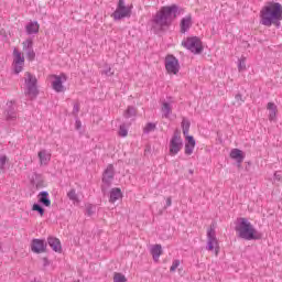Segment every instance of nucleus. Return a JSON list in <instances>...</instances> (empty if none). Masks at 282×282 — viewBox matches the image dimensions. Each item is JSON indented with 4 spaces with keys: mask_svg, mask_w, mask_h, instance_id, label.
Wrapping results in <instances>:
<instances>
[{
    "mask_svg": "<svg viewBox=\"0 0 282 282\" xmlns=\"http://www.w3.org/2000/svg\"><path fill=\"white\" fill-rule=\"evenodd\" d=\"M4 118L7 122H12L17 120V104L14 101H7Z\"/></svg>",
    "mask_w": 282,
    "mask_h": 282,
    "instance_id": "nucleus-14",
    "label": "nucleus"
},
{
    "mask_svg": "<svg viewBox=\"0 0 282 282\" xmlns=\"http://www.w3.org/2000/svg\"><path fill=\"white\" fill-rule=\"evenodd\" d=\"M47 248V243L45 242V240H41V239H37L36 240V253H41V252H45Z\"/></svg>",
    "mask_w": 282,
    "mask_h": 282,
    "instance_id": "nucleus-25",
    "label": "nucleus"
},
{
    "mask_svg": "<svg viewBox=\"0 0 282 282\" xmlns=\"http://www.w3.org/2000/svg\"><path fill=\"white\" fill-rule=\"evenodd\" d=\"M31 250H32V252H36V239L32 240Z\"/></svg>",
    "mask_w": 282,
    "mask_h": 282,
    "instance_id": "nucleus-40",
    "label": "nucleus"
},
{
    "mask_svg": "<svg viewBox=\"0 0 282 282\" xmlns=\"http://www.w3.org/2000/svg\"><path fill=\"white\" fill-rule=\"evenodd\" d=\"M181 32L182 34H186V32H188V30H191L192 25H193V17L191 15H186L185 18H183L181 20Z\"/></svg>",
    "mask_w": 282,
    "mask_h": 282,
    "instance_id": "nucleus-17",
    "label": "nucleus"
},
{
    "mask_svg": "<svg viewBox=\"0 0 282 282\" xmlns=\"http://www.w3.org/2000/svg\"><path fill=\"white\" fill-rule=\"evenodd\" d=\"M25 67V56L18 48L13 50L12 69L14 74H21Z\"/></svg>",
    "mask_w": 282,
    "mask_h": 282,
    "instance_id": "nucleus-10",
    "label": "nucleus"
},
{
    "mask_svg": "<svg viewBox=\"0 0 282 282\" xmlns=\"http://www.w3.org/2000/svg\"><path fill=\"white\" fill-rule=\"evenodd\" d=\"M67 197L68 199H70V202H73L74 204H79L80 199H78V194H76V189H70L67 193Z\"/></svg>",
    "mask_w": 282,
    "mask_h": 282,
    "instance_id": "nucleus-26",
    "label": "nucleus"
},
{
    "mask_svg": "<svg viewBox=\"0 0 282 282\" xmlns=\"http://www.w3.org/2000/svg\"><path fill=\"white\" fill-rule=\"evenodd\" d=\"M150 252L152 254L153 261L158 263L160 261V257H162V245H154L150 248Z\"/></svg>",
    "mask_w": 282,
    "mask_h": 282,
    "instance_id": "nucleus-21",
    "label": "nucleus"
},
{
    "mask_svg": "<svg viewBox=\"0 0 282 282\" xmlns=\"http://www.w3.org/2000/svg\"><path fill=\"white\" fill-rule=\"evenodd\" d=\"M39 204L41 206H45V208H50L52 206V200L50 199V193L41 192L39 195Z\"/></svg>",
    "mask_w": 282,
    "mask_h": 282,
    "instance_id": "nucleus-19",
    "label": "nucleus"
},
{
    "mask_svg": "<svg viewBox=\"0 0 282 282\" xmlns=\"http://www.w3.org/2000/svg\"><path fill=\"white\" fill-rule=\"evenodd\" d=\"M104 74H106V76H113V72H111V67H108L106 70H104Z\"/></svg>",
    "mask_w": 282,
    "mask_h": 282,
    "instance_id": "nucleus-41",
    "label": "nucleus"
},
{
    "mask_svg": "<svg viewBox=\"0 0 282 282\" xmlns=\"http://www.w3.org/2000/svg\"><path fill=\"white\" fill-rule=\"evenodd\" d=\"M115 175H116V171L113 170V165L109 164L102 174V185H101L102 191H105V188H109V186H111Z\"/></svg>",
    "mask_w": 282,
    "mask_h": 282,
    "instance_id": "nucleus-12",
    "label": "nucleus"
},
{
    "mask_svg": "<svg viewBox=\"0 0 282 282\" xmlns=\"http://www.w3.org/2000/svg\"><path fill=\"white\" fill-rule=\"evenodd\" d=\"M48 246L54 250V252H63V247L61 246V240L58 238L50 237Z\"/></svg>",
    "mask_w": 282,
    "mask_h": 282,
    "instance_id": "nucleus-20",
    "label": "nucleus"
},
{
    "mask_svg": "<svg viewBox=\"0 0 282 282\" xmlns=\"http://www.w3.org/2000/svg\"><path fill=\"white\" fill-rule=\"evenodd\" d=\"M182 129H183V134L186 138V135H188V131L191 130V121H188V119L183 118Z\"/></svg>",
    "mask_w": 282,
    "mask_h": 282,
    "instance_id": "nucleus-27",
    "label": "nucleus"
},
{
    "mask_svg": "<svg viewBox=\"0 0 282 282\" xmlns=\"http://www.w3.org/2000/svg\"><path fill=\"white\" fill-rule=\"evenodd\" d=\"M82 127H83V123L80 122V120L77 119V120L75 121V129L78 130V129H80Z\"/></svg>",
    "mask_w": 282,
    "mask_h": 282,
    "instance_id": "nucleus-42",
    "label": "nucleus"
},
{
    "mask_svg": "<svg viewBox=\"0 0 282 282\" xmlns=\"http://www.w3.org/2000/svg\"><path fill=\"white\" fill-rule=\"evenodd\" d=\"M23 52H25L28 61H34L36 53H34V41L32 39L23 42Z\"/></svg>",
    "mask_w": 282,
    "mask_h": 282,
    "instance_id": "nucleus-15",
    "label": "nucleus"
},
{
    "mask_svg": "<svg viewBox=\"0 0 282 282\" xmlns=\"http://www.w3.org/2000/svg\"><path fill=\"white\" fill-rule=\"evenodd\" d=\"M113 282H127V276L122 273H115Z\"/></svg>",
    "mask_w": 282,
    "mask_h": 282,
    "instance_id": "nucleus-31",
    "label": "nucleus"
},
{
    "mask_svg": "<svg viewBox=\"0 0 282 282\" xmlns=\"http://www.w3.org/2000/svg\"><path fill=\"white\" fill-rule=\"evenodd\" d=\"M118 199H122V191L119 187H115L110 191V204H116Z\"/></svg>",
    "mask_w": 282,
    "mask_h": 282,
    "instance_id": "nucleus-23",
    "label": "nucleus"
},
{
    "mask_svg": "<svg viewBox=\"0 0 282 282\" xmlns=\"http://www.w3.org/2000/svg\"><path fill=\"white\" fill-rule=\"evenodd\" d=\"M177 268H180V260H174V261L172 262V265H171V268H170V271H171V272H175V270H177Z\"/></svg>",
    "mask_w": 282,
    "mask_h": 282,
    "instance_id": "nucleus-36",
    "label": "nucleus"
},
{
    "mask_svg": "<svg viewBox=\"0 0 282 282\" xmlns=\"http://www.w3.org/2000/svg\"><path fill=\"white\" fill-rule=\"evenodd\" d=\"M40 169H47L50 162H52V151L40 150L37 153Z\"/></svg>",
    "mask_w": 282,
    "mask_h": 282,
    "instance_id": "nucleus-13",
    "label": "nucleus"
},
{
    "mask_svg": "<svg viewBox=\"0 0 282 282\" xmlns=\"http://www.w3.org/2000/svg\"><path fill=\"white\" fill-rule=\"evenodd\" d=\"M79 111H80V104L75 102L74 106H73V115L78 116Z\"/></svg>",
    "mask_w": 282,
    "mask_h": 282,
    "instance_id": "nucleus-35",
    "label": "nucleus"
},
{
    "mask_svg": "<svg viewBox=\"0 0 282 282\" xmlns=\"http://www.w3.org/2000/svg\"><path fill=\"white\" fill-rule=\"evenodd\" d=\"M37 186H43V184H39V183H37Z\"/></svg>",
    "mask_w": 282,
    "mask_h": 282,
    "instance_id": "nucleus-46",
    "label": "nucleus"
},
{
    "mask_svg": "<svg viewBox=\"0 0 282 282\" xmlns=\"http://www.w3.org/2000/svg\"><path fill=\"white\" fill-rule=\"evenodd\" d=\"M36 210L41 215V217H43V215H45V209H43V207L41 205H36Z\"/></svg>",
    "mask_w": 282,
    "mask_h": 282,
    "instance_id": "nucleus-38",
    "label": "nucleus"
},
{
    "mask_svg": "<svg viewBox=\"0 0 282 282\" xmlns=\"http://www.w3.org/2000/svg\"><path fill=\"white\" fill-rule=\"evenodd\" d=\"M123 116L124 118H133V116H135V107L133 106L128 107Z\"/></svg>",
    "mask_w": 282,
    "mask_h": 282,
    "instance_id": "nucleus-29",
    "label": "nucleus"
},
{
    "mask_svg": "<svg viewBox=\"0 0 282 282\" xmlns=\"http://www.w3.org/2000/svg\"><path fill=\"white\" fill-rule=\"evenodd\" d=\"M24 95L29 100L36 98V76L32 75V73L24 74Z\"/></svg>",
    "mask_w": 282,
    "mask_h": 282,
    "instance_id": "nucleus-4",
    "label": "nucleus"
},
{
    "mask_svg": "<svg viewBox=\"0 0 282 282\" xmlns=\"http://www.w3.org/2000/svg\"><path fill=\"white\" fill-rule=\"evenodd\" d=\"M119 135L121 138H127V135H129V130H127L126 126H120V128H119Z\"/></svg>",
    "mask_w": 282,
    "mask_h": 282,
    "instance_id": "nucleus-32",
    "label": "nucleus"
},
{
    "mask_svg": "<svg viewBox=\"0 0 282 282\" xmlns=\"http://www.w3.org/2000/svg\"><path fill=\"white\" fill-rule=\"evenodd\" d=\"M171 204H172L171 197H167L166 198V206L169 207V206H171Z\"/></svg>",
    "mask_w": 282,
    "mask_h": 282,
    "instance_id": "nucleus-44",
    "label": "nucleus"
},
{
    "mask_svg": "<svg viewBox=\"0 0 282 282\" xmlns=\"http://www.w3.org/2000/svg\"><path fill=\"white\" fill-rule=\"evenodd\" d=\"M165 69L167 74H173L174 76L180 74V61L173 55H167L165 57Z\"/></svg>",
    "mask_w": 282,
    "mask_h": 282,
    "instance_id": "nucleus-11",
    "label": "nucleus"
},
{
    "mask_svg": "<svg viewBox=\"0 0 282 282\" xmlns=\"http://www.w3.org/2000/svg\"><path fill=\"white\" fill-rule=\"evenodd\" d=\"M229 155L231 160L237 161V164H241L246 160V153L239 149H232Z\"/></svg>",
    "mask_w": 282,
    "mask_h": 282,
    "instance_id": "nucleus-18",
    "label": "nucleus"
},
{
    "mask_svg": "<svg viewBox=\"0 0 282 282\" xmlns=\"http://www.w3.org/2000/svg\"><path fill=\"white\" fill-rule=\"evenodd\" d=\"M206 250H209V252L216 250V254L219 252V240H217V231H215V225H210V227L207 229Z\"/></svg>",
    "mask_w": 282,
    "mask_h": 282,
    "instance_id": "nucleus-9",
    "label": "nucleus"
},
{
    "mask_svg": "<svg viewBox=\"0 0 282 282\" xmlns=\"http://www.w3.org/2000/svg\"><path fill=\"white\" fill-rule=\"evenodd\" d=\"M32 210H36V203L33 204Z\"/></svg>",
    "mask_w": 282,
    "mask_h": 282,
    "instance_id": "nucleus-45",
    "label": "nucleus"
},
{
    "mask_svg": "<svg viewBox=\"0 0 282 282\" xmlns=\"http://www.w3.org/2000/svg\"><path fill=\"white\" fill-rule=\"evenodd\" d=\"M183 148H184V141L182 140V135L180 134V132H174L169 143L170 155L172 158L177 155V153H180V151H182Z\"/></svg>",
    "mask_w": 282,
    "mask_h": 282,
    "instance_id": "nucleus-8",
    "label": "nucleus"
},
{
    "mask_svg": "<svg viewBox=\"0 0 282 282\" xmlns=\"http://www.w3.org/2000/svg\"><path fill=\"white\" fill-rule=\"evenodd\" d=\"M267 109L269 111V120L272 122L276 120V113H279L278 107L274 105V102H268Z\"/></svg>",
    "mask_w": 282,
    "mask_h": 282,
    "instance_id": "nucleus-24",
    "label": "nucleus"
},
{
    "mask_svg": "<svg viewBox=\"0 0 282 282\" xmlns=\"http://www.w3.org/2000/svg\"><path fill=\"white\" fill-rule=\"evenodd\" d=\"M235 99H236V100H240V102H243V97L241 96V94H237V95L235 96Z\"/></svg>",
    "mask_w": 282,
    "mask_h": 282,
    "instance_id": "nucleus-43",
    "label": "nucleus"
},
{
    "mask_svg": "<svg viewBox=\"0 0 282 282\" xmlns=\"http://www.w3.org/2000/svg\"><path fill=\"white\" fill-rule=\"evenodd\" d=\"M31 184H34V181H31Z\"/></svg>",
    "mask_w": 282,
    "mask_h": 282,
    "instance_id": "nucleus-47",
    "label": "nucleus"
},
{
    "mask_svg": "<svg viewBox=\"0 0 282 282\" xmlns=\"http://www.w3.org/2000/svg\"><path fill=\"white\" fill-rule=\"evenodd\" d=\"M143 131L144 133H151V131H155V123H147Z\"/></svg>",
    "mask_w": 282,
    "mask_h": 282,
    "instance_id": "nucleus-34",
    "label": "nucleus"
},
{
    "mask_svg": "<svg viewBox=\"0 0 282 282\" xmlns=\"http://www.w3.org/2000/svg\"><path fill=\"white\" fill-rule=\"evenodd\" d=\"M41 263L43 268H47V265H50V260L47 258H42Z\"/></svg>",
    "mask_w": 282,
    "mask_h": 282,
    "instance_id": "nucleus-39",
    "label": "nucleus"
},
{
    "mask_svg": "<svg viewBox=\"0 0 282 282\" xmlns=\"http://www.w3.org/2000/svg\"><path fill=\"white\" fill-rule=\"evenodd\" d=\"M50 80L52 89L56 91V94H64V91H66L65 83H67V75H65V73L51 75Z\"/></svg>",
    "mask_w": 282,
    "mask_h": 282,
    "instance_id": "nucleus-7",
    "label": "nucleus"
},
{
    "mask_svg": "<svg viewBox=\"0 0 282 282\" xmlns=\"http://www.w3.org/2000/svg\"><path fill=\"white\" fill-rule=\"evenodd\" d=\"M238 70L246 72V56H241V58L238 59Z\"/></svg>",
    "mask_w": 282,
    "mask_h": 282,
    "instance_id": "nucleus-30",
    "label": "nucleus"
},
{
    "mask_svg": "<svg viewBox=\"0 0 282 282\" xmlns=\"http://www.w3.org/2000/svg\"><path fill=\"white\" fill-rule=\"evenodd\" d=\"M235 230L238 237L246 241H257L263 237V235L254 228L248 218H238L235 223Z\"/></svg>",
    "mask_w": 282,
    "mask_h": 282,
    "instance_id": "nucleus-3",
    "label": "nucleus"
},
{
    "mask_svg": "<svg viewBox=\"0 0 282 282\" xmlns=\"http://www.w3.org/2000/svg\"><path fill=\"white\" fill-rule=\"evenodd\" d=\"M183 47L192 52V54H202L204 52V45L202 40L197 36L187 37L182 42Z\"/></svg>",
    "mask_w": 282,
    "mask_h": 282,
    "instance_id": "nucleus-5",
    "label": "nucleus"
},
{
    "mask_svg": "<svg viewBox=\"0 0 282 282\" xmlns=\"http://www.w3.org/2000/svg\"><path fill=\"white\" fill-rule=\"evenodd\" d=\"M133 10V6H126L124 0H119L117 9L112 13V19L115 21H120L122 19L131 18V11Z\"/></svg>",
    "mask_w": 282,
    "mask_h": 282,
    "instance_id": "nucleus-6",
    "label": "nucleus"
},
{
    "mask_svg": "<svg viewBox=\"0 0 282 282\" xmlns=\"http://www.w3.org/2000/svg\"><path fill=\"white\" fill-rule=\"evenodd\" d=\"M6 162H8V156L0 155V170L6 171Z\"/></svg>",
    "mask_w": 282,
    "mask_h": 282,
    "instance_id": "nucleus-33",
    "label": "nucleus"
},
{
    "mask_svg": "<svg viewBox=\"0 0 282 282\" xmlns=\"http://www.w3.org/2000/svg\"><path fill=\"white\" fill-rule=\"evenodd\" d=\"M281 178H282V175L280 172H275L274 173V176H273V182L276 183V182H281Z\"/></svg>",
    "mask_w": 282,
    "mask_h": 282,
    "instance_id": "nucleus-37",
    "label": "nucleus"
},
{
    "mask_svg": "<svg viewBox=\"0 0 282 282\" xmlns=\"http://www.w3.org/2000/svg\"><path fill=\"white\" fill-rule=\"evenodd\" d=\"M195 138L193 135L185 137V155H193V151H195Z\"/></svg>",
    "mask_w": 282,
    "mask_h": 282,
    "instance_id": "nucleus-16",
    "label": "nucleus"
},
{
    "mask_svg": "<svg viewBox=\"0 0 282 282\" xmlns=\"http://www.w3.org/2000/svg\"><path fill=\"white\" fill-rule=\"evenodd\" d=\"M182 12H184V10L180 9L177 4L162 7L152 18L151 23L153 30H164V28H169Z\"/></svg>",
    "mask_w": 282,
    "mask_h": 282,
    "instance_id": "nucleus-1",
    "label": "nucleus"
},
{
    "mask_svg": "<svg viewBox=\"0 0 282 282\" xmlns=\"http://www.w3.org/2000/svg\"><path fill=\"white\" fill-rule=\"evenodd\" d=\"M282 21V6L279 2H269L260 11V23L265 28L281 26Z\"/></svg>",
    "mask_w": 282,
    "mask_h": 282,
    "instance_id": "nucleus-2",
    "label": "nucleus"
},
{
    "mask_svg": "<svg viewBox=\"0 0 282 282\" xmlns=\"http://www.w3.org/2000/svg\"><path fill=\"white\" fill-rule=\"evenodd\" d=\"M161 112L163 118H171V113H173V106H171V102L163 101L161 106Z\"/></svg>",
    "mask_w": 282,
    "mask_h": 282,
    "instance_id": "nucleus-22",
    "label": "nucleus"
},
{
    "mask_svg": "<svg viewBox=\"0 0 282 282\" xmlns=\"http://www.w3.org/2000/svg\"><path fill=\"white\" fill-rule=\"evenodd\" d=\"M26 34H35L36 33V22H30L25 26Z\"/></svg>",
    "mask_w": 282,
    "mask_h": 282,
    "instance_id": "nucleus-28",
    "label": "nucleus"
}]
</instances>
